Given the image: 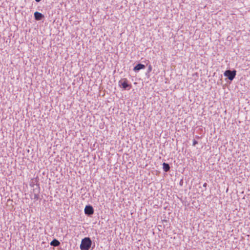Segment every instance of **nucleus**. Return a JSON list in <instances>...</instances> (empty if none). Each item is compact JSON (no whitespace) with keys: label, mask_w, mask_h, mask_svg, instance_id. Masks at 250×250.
Masks as SVG:
<instances>
[{"label":"nucleus","mask_w":250,"mask_h":250,"mask_svg":"<svg viewBox=\"0 0 250 250\" xmlns=\"http://www.w3.org/2000/svg\"><path fill=\"white\" fill-rule=\"evenodd\" d=\"M33 199L35 201H37V200H38V199H39V198H40L39 194H33Z\"/></svg>","instance_id":"9d476101"},{"label":"nucleus","mask_w":250,"mask_h":250,"mask_svg":"<svg viewBox=\"0 0 250 250\" xmlns=\"http://www.w3.org/2000/svg\"><path fill=\"white\" fill-rule=\"evenodd\" d=\"M152 71V66L151 65H149L148 66V70H147V71L148 72H150Z\"/></svg>","instance_id":"f8f14e48"},{"label":"nucleus","mask_w":250,"mask_h":250,"mask_svg":"<svg viewBox=\"0 0 250 250\" xmlns=\"http://www.w3.org/2000/svg\"><path fill=\"white\" fill-rule=\"evenodd\" d=\"M146 68V66L144 64L141 63L137 64L133 68V70L135 72H138L141 69H144Z\"/></svg>","instance_id":"39448f33"},{"label":"nucleus","mask_w":250,"mask_h":250,"mask_svg":"<svg viewBox=\"0 0 250 250\" xmlns=\"http://www.w3.org/2000/svg\"><path fill=\"white\" fill-rule=\"evenodd\" d=\"M207 185V184L206 183H205L203 184V187H205V188H206Z\"/></svg>","instance_id":"4468645a"},{"label":"nucleus","mask_w":250,"mask_h":250,"mask_svg":"<svg viewBox=\"0 0 250 250\" xmlns=\"http://www.w3.org/2000/svg\"><path fill=\"white\" fill-rule=\"evenodd\" d=\"M34 17L36 20L40 21L44 18V15L39 12H35L34 13Z\"/></svg>","instance_id":"423d86ee"},{"label":"nucleus","mask_w":250,"mask_h":250,"mask_svg":"<svg viewBox=\"0 0 250 250\" xmlns=\"http://www.w3.org/2000/svg\"><path fill=\"white\" fill-rule=\"evenodd\" d=\"M224 75L225 76L227 77L230 81H232L235 77L236 75V71L235 70L232 71L230 70H227L224 72Z\"/></svg>","instance_id":"f03ea898"},{"label":"nucleus","mask_w":250,"mask_h":250,"mask_svg":"<svg viewBox=\"0 0 250 250\" xmlns=\"http://www.w3.org/2000/svg\"><path fill=\"white\" fill-rule=\"evenodd\" d=\"M92 245V241L89 237H85L82 240L80 248L81 250H89Z\"/></svg>","instance_id":"f257e3e1"},{"label":"nucleus","mask_w":250,"mask_h":250,"mask_svg":"<svg viewBox=\"0 0 250 250\" xmlns=\"http://www.w3.org/2000/svg\"><path fill=\"white\" fill-rule=\"evenodd\" d=\"M84 213L88 215L91 216L94 213V209L91 205H86L84 208Z\"/></svg>","instance_id":"7ed1b4c3"},{"label":"nucleus","mask_w":250,"mask_h":250,"mask_svg":"<svg viewBox=\"0 0 250 250\" xmlns=\"http://www.w3.org/2000/svg\"><path fill=\"white\" fill-rule=\"evenodd\" d=\"M119 85L120 86H122V87L126 89L128 87H131V85L127 83V80L126 79H124L120 80L119 82Z\"/></svg>","instance_id":"20e7f679"},{"label":"nucleus","mask_w":250,"mask_h":250,"mask_svg":"<svg viewBox=\"0 0 250 250\" xmlns=\"http://www.w3.org/2000/svg\"><path fill=\"white\" fill-rule=\"evenodd\" d=\"M33 187L34 188L33 190V194H39L40 192V188L39 187V185L38 184H36L34 185Z\"/></svg>","instance_id":"0eeeda50"},{"label":"nucleus","mask_w":250,"mask_h":250,"mask_svg":"<svg viewBox=\"0 0 250 250\" xmlns=\"http://www.w3.org/2000/svg\"><path fill=\"white\" fill-rule=\"evenodd\" d=\"M163 169L164 171L165 172L168 171L170 169V167L169 164L167 163H164L163 164Z\"/></svg>","instance_id":"1a4fd4ad"},{"label":"nucleus","mask_w":250,"mask_h":250,"mask_svg":"<svg viewBox=\"0 0 250 250\" xmlns=\"http://www.w3.org/2000/svg\"><path fill=\"white\" fill-rule=\"evenodd\" d=\"M201 136H198V135H196L195 136V140H199L200 139H201Z\"/></svg>","instance_id":"ddd939ff"},{"label":"nucleus","mask_w":250,"mask_h":250,"mask_svg":"<svg viewBox=\"0 0 250 250\" xmlns=\"http://www.w3.org/2000/svg\"><path fill=\"white\" fill-rule=\"evenodd\" d=\"M41 0H35V1L37 2H39Z\"/></svg>","instance_id":"dca6fc26"},{"label":"nucleus","mask_w":250,"mask_h":250,"mask_svg":"<svg viewBox=\"0 0 250 250\" xmlns=\"http://www.w3.org/2000/svg\"><path fill=\"white\" fill-rule=\"evenodd\" d=\"M182 183H183V181H182V180H181V181H180V184L181 185H182Z\"/></svg>","instance_id":"2eb2a0df"},{"label":"nucleus","mask_w":250,"mask_h":250,"mask_svg":"<svg viewBox=\"0 0 250 250\" xmlns=\"http://www.w3.org/2000/svg\"><path fill=\"white\" fill-rule=\"evenodd\" d=\"M198 142L197 141V140H195V139H193V143H192V146H195L197 144H198Z\"/></svg>","instance_id":"9b49d317"},{"label":"nucleus","mask_w":250,"mask_h":250,"mask_svg":"<svg viewBox=\"0 0 250 250\" xmlns=\"http://www.w3.org/2000/svg\"><path fill=\"white\" fill-rule=\"evenodd\" d=\"M60 244L59 241L56 239H54L50 243V245L53 247H58Z\"/></svg>","instance_id":"6e6552de"}]
</instances>
